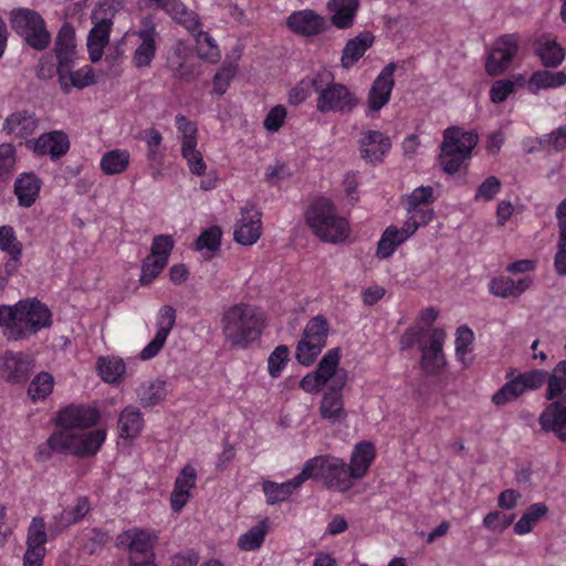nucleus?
<instances>
[{
    "instance_id": "29",
    "label": "nucleus",
    "mask_w": 566,
    "mask_h": 566,
    "mask_svg": "<svg viewBox=\"0 0 566 566\" xmlns=\"http://www.w3.org/2000/svg\"><path fill=\"white\" fill-rule=\"evenodd\" d=\"M73 66L63 70L59 66V83L63 93L69 94L72 87L82 90L95 83V74L90 65H85L76 71Z\"/></svg>"
},
{
    "instance_id": "24",
    "label": "nucleus",
    "mask_w": 566,
    "mask_h": 566,
    "mask_svg": "<svg viewBox=\"0 0 566 566\" xmlns=\"http://www.w3.org/2000/svg\"><path fill=\"white\" fill-rule=\"evenodd\" d=\"M93 20L95 23L87 36V50L91 61L96 63L102 59L104 48L108 44L112 19L105 17L98 19L94 13Z\"/></svg>"
},
{
    "instance_id": "43",
    "label": "nucleus",
    "mask_w": 566,
    "mask_h": 566,
    "mask_svg": "<svg viewBox=\"0 0 566 566\" xmlns=\"http://www.w3.org/2000/svg\"><path fill=\"white\" fill-rule=\"evenodd\" d=\"M523 82V75H512L511 77L493 82L490 90L491 102L494 104L504 102L510 94L515 92L516 86Z\"/></svg>"
},
{
    "instance_id": "59",
    "label": "nucleus",
    "mask_w": 566,
    "mask_h": 566,
    "mask_svg": "<svg viewBox=\"0 0 566 566\" xmlns=\"http://www.w3.org/2000/svg\"><path fill=\"white\" fill-rule=\"evenodd\" d=\"M175 242L170 235L159 234L153 239L150 254L151 256H158L168 262V258L174 249Z\"/></svg>"
},
{
    "instance_id": "20",
    "label": "nucleus",
    "mask_w": 566,
    "mask_h": 566,
    "mask_svg": "<svg viewBox=\"0 0 566 566\" xmlns=\"http://www.w3.org/2000/svg\"><path fill=\"white\" fill-rule=\"evenodd\" d=\"M54 53L62 71L69 66H74L77 59V50L75 43V30L69 22H64L54 41Z\"/></svg>"
},
{
    "instance_id": "56",
    "label": "nucleus",
    "mask_w": 566,
    "mask_h": 566,
    "mask_svg": "<svg viewBox=\"0 0 566 566\" xmlns=\"http://www.w3.org/2000/svg\"><path fill=\"white\" fill-rule=\"evenodd\" d=\"M0 249L8 254L21 256L22 244L18 241L13 228L10 226L0 227Z\"/></svg>"
},
{
    "instance_id": "32",
    "label": "nucleus",
    "mask_w": 566,
    "mask_h": 566,
    "mask_svg": "<svg viewBox=\"0 0 566 566\" xmlns=\"http://www.w3.org/2000/svg\"><path fill=\"white\" fill-rule=\"evenodd\" d=\"M375 457V449L373 443L370 442H359L350 457V463L347 464L349 473V479L353 482V479H360L363 478L368 468L371 464V461Z\"/></svg>"
},
{
    "instance_id": "44",
    "label": "nucleus",
    "mask_w": 566,
    "mask_h": 566,
    "mask_svg": "<svg viewBox=\"0 0 566 566\" xmlns=\"http://www.w3.org/2000/svg\"><path fill=\"white\" fill-rule=\"evenodd\" d=\"M566 84V73L563 71H537L530 78V85L535 90L554 88Z\"/></svg>"
},
{
    "instance_id": "8",
    "label": "nucleus",
    "mask_w": 566,
    "mask_h": 566,
    "mask_svg": "<svg viewBox=\"0 0 566 566\" xmlns=\"http://www.w3.org/2000/svg\"><path fill=\"white\" fill-rule=\"evenodd\" d=\"M10 24L23 42L33 50L44 51L49 48L52 35L39 12L27 8L14 9L11 12Z\"/></svg>"
},
{
    "instance_id": "57",
    "label": "nucleus",
    "mask_w": 566,
    "mask_h": 566,
    "mask_svg": "<svg viewBox=\"0 0 566 566\" xmlns=\"http://www.w3.org/2000/svg\"><path fill=\"white\" fill-rule=\"evenodd\" d=\"M501 187V180L495 176H490L478 187L474 200L490 201L500 192Z\"/></svg>"
},
{
    "instance_id": "34",
    "label": "nucleus",
    "mask_w": 566,
    "mask_h": 566,
    "mask_svg": "<svg viewBox=\"0 0 566 566\" xmlns=\"http://www.w3.org/2000/svg\"><path fill=\"white\" fill-rule=\"evenodd\" d=\"M167 12L174 21L184 25L191 34L201 27L198 14L189 10L180 0H171L170 3H166Z\"/></svg>"
},
{
    "instance_id": "40",
    "label": "nucleus",
    "mask_w": 566,
    "mask_h": 566,
    "mask_svg": "<svg viewBox=\"0 0 566 566\" xmlns=\"http://www.w3.org/2000/svg\"><path fill=\"white\" fill-rule=\"evenodd\" d=\"M192 35L196 39L197 56L200 60L217 63L221 54L213 39L207 32L201 31L200 28Z\"/></svg>"
},
{
    "instance_id": "36",
    "label": "nucleus",
    "mask_w": 566,
    "mask_h": 566,
    "mask_svg": "<svg viewBox=\"0 0 566 566\" xmlns=\"http://www.w3.org/2000/svg\"><path fill=\"white\" fill-rule=\"evenodd\" d=\"M129 538V557L155 558L150 535L138 530L125 534Z\"/></svg>"
},
{
    "instance_id": "47",
    "label": "nucleus",
    "mask_w": 566,
    "mask_h": 566,
    "mask_svg": "<svg viewBox=\"0 0 566 566\" xmlns=\"http://www.w3.org/2000/svg\"><path fill=\"white\" fill-rule=\"evenodd\" d=\"M54 385V378L51 374L42 371L39 373L31 381L28 388V395L33 401L38 399H44L48 397Z\"/></svg>"
},
{
    "instance_id": "61",
    "label": "nucleus",
    "mask_w": 566,
    "mask_h": 566,
    "mask_svg": "<svg viewBox=\"0 0 566 566\" xmlns=\"http://www.w3.org/2000/svg\"><path fill=\"white\" fill-rule=\"evenodd\" d=\"M473 342V332L468 326H460L457 329L455 353L460 360L464 361L465 355L471 350L470 345Z\"/></svg>"
},
{
    "instance_id": "27",
    "label": "nucleus",
    "mask_w": 566,
    "mask_h": 566,
    "mask_svg": "<svg viewBox=\"0 0 566 566\" xmlns=\"http://www.w3.org/2000/svg\"><path fill=\"white\" fill-rule=\"evenodd\" d=\"M42 180L34 172H23L14 181V195L19 206L29 208L38 199Z\"/></svg>"
},
{
    "instance_id": "13",
    "label": "nucleus",
    "mask_w": 566,
    "mask_h": 566,
    "mask_svg": "<svg viewBox=\"0 0 566 566\" xmlns=\"http://www.w3.org/2000/svg\"><path fill=\"white\" fill-rule=\"evenodd\" d=\"M136 35L140 39V43L134 52L133 64L137 69L150 66L157 51L156 39L159 36L156 23L150 17L142 20Z\"/></svg>"
},
{
    "instance_id": "17",
    "label": "nucleus",
    "mask_w": 566,
    "mask_h": 566,
    "mask_svg": "<svg viewBox=\"0 0 566 566\" xmlns=\"http://www.w3.org/2000/svg\"><path fill=\"white\" fill-rule=\"evenodd\" d=\"M27 147L38 155H50L52 160H56L64 156L70 149V140L65 133L53 130L41 135L36 139L27 142Z\"/></svg>"
},
{
    "instance_id": "18",
    "label": "nucleus",
    "mask_w": 566,
    "mask_h": 566,
    "mask_svg": "<svg viewBox=\"0 0 566 566\" xmlns=\"http://www.w3.org/2000/svg\"><path fill=\"white\" fill-rule=\"evenodd\" d=\"M397 66L394 62L387 64L374 81L368 93V107L373 112L381 109L390 99L395 85L394 73Z\"/></svg>"
},
{
    "instance_id": "2",
    "label": "nucleus",
    "mask_w": 566,
    "mask_h": 566,
    "mask_svg": "<svg viewBox=\"0 0 566 566\" xmlns=\"http://www.w3.org/2000/svg\"><path fill=\"white\" fill-rule=\"evenodd\" d=\"M105 437L102 429L85 433L55 431L45 444L39 446L35 459L40 462L48 461L51 459L52 452L78 457L94 455L102 447Z\"/></svg>"
},
{
    "instance_id": "11",
    "label": "nucleus",
    "mask_w": 566,
    "mask_h": 566,
    "mask_svg": "<svg viewBox=\"0 0 566 566\" xmlns=\"http://www.w3.org/2000/svg\"><path fill=\"white\" fill-rule=\"evenodd\" d=\"M521 38L517 33L501 35L485 60V72L490 76L503 74L518 53Z\"/></svg>"
},
{
    "instance_id": "30",
    "label": "nucleus",
    "mask_w": 566,
    "mask_h": 566,
    "mask_svg": "<svg viewBox=\"0 0 566 566\" xmlns=\"http://www.w3.org/2000/svg\"><path fill=\"white\" fill-rule=\"evenodd\" d=\"M359 0H331L327 9L332 12L331 23L337 29H348L353 25Z\"/></svg>"
},
{
    "instance_id": "28",
    "label": "nucleus",
    "mask_w": 566,
    "mask_h": 566,
    "mask_svg": "<svg viewBox=\"0 0 566 566\" xmlns=\"http://www.w3.org/2000/svg\"><path fill=\"white\" fill-rule=\"evenodd\" d=\"M375 36L369 31H363L355 38L349 39L342 52V66L350 69L357 63L365 54V52L373 45Z\"/></svg>"
},
{
    "instance_id": "46",
    "label": "nucleus",
    "mask_w": 566,
    "mask_h": 566,
    "mask_svg": "<svg viewBox=\"0 0 566 566\" xmlns=\"http://www.w3.org/2000/svg\"><path fill=\"white\" fill-rule=\"evenodd\" d=\"M139 402L144 407H153L165 398V382L161 380L142 385L138 390Z\"/></svg>"
},
{
    "instance_id": "60",
    "label": "nucleus",
    "mask_w": 566,
    "mask_h": 566,
    "mask_svg": "<svg viewBox=\"0 0 566 566\" xmlns=\"http://www.w3.org/2000/svg\"><path fill=\"white\" fill-rule=\"evenodd\" d=\"M539 144L543 147L560 151L566 148V125L559 126L551 134H546L539 138Z\"/></svg>"
},
{
    "instance_id": "21",
    "label": "nucleus",
    "mask_w": 566,
    "mask_h": 566,
    "mask_svg": "<svg viewBox=\"0 0 566 566\" xmlns=\"http://www.w3.org/2000/svg\"><path fill=\"white\" fill-rule=\"evenodd\" d=\"M176 323V311L174 307L164 306L158 316V329L154 339L140 352L139 357L143 360L154 358L164 347L166 339Z\"/></svg>"
},
{
    "instance_id": "51",
    "label": "nucleus",
    "mask_w": 566,
    "mask_h": 566,
    "mask_svg": "<svg viewBox=\"0 0 566 566\" xmlns=\"http://www.w3.org/2000/svg\"><path fill=\"white\" fill-rule=\"evenodd\" d=\"M222 238L221 228L218 226H211L208 229L203 230L201 234L195 242L196 249L209 250L211 252H216L220 249Z\"/></svg>"
},
{
    "instance_id": "45",
    "label": "nucleus",
    "mask_w": 566,
    "mask_h": 566,
    "mask_svg": "<svg viewBox=\"0 0 566 566\" xmlns=\"http://www.w3.org/2000/svg\"><path fill=\"white\" fill-rule=\"evenodd\" d=\"M266 531V520L261 521L239 537L238 546L245 552L259 548L264 542Z\"/></svg>"
},
{
    "instance_id": "58",
    "label": "nucleus",
    "mask_w": 566,
    "mask_h": 566,
    "mask_svg": "<svg viewBox=\"0 0 566 566\" xmlns=\"http://www.w3.org/2000/svg\"><path fill=\"white\" fill-rule=\"evenodd\" d=\"M235 73L237 65L232 63L223 65L213 77V91L219 95L224 94Z\"/></svg>"
},
{
    "instance_id": "14",
    "label": "nucleus",
    "mask_w": 566,
    "mask_h": 566,
    "mask_svg": "<svg viewBox=\"0 0 566 566\" xmlns=\"http://www.w3.org/2000/svg\"><path fill=\"white\" fill-rule=\"evenodd\" d=\"M360 158L373 166L384 161L391 148L390 138L379 130L368 129L358 139Z\"/></svg>"
},
{
    "instance_id": "49",
    "label": "nucleus",
    "mask_w": 566,
    "mask_h": 566,
    "mask_svg": "<svg viewBox=\"0 0 566 566\" xmlns=\"http://www.w3.org/2000/svg\"><path fill=\"white\" fill-rule=\"evenodd\" d=\"M90 502L87 497H80L73 507H67L62 511L59 517V523L62 527H67L81 521L90 512Z\"/></svg>"
},
{
    "instance_id": "54",
    "label": "nucleus",
    "mask_w": 566,
    "mask_h": 566,
    "mask_svg": "<svg viewBox=\"0 0 566 566\" xmlns=\"http://www.w3.org/2000/svg\"><path fill=\"white\" fill-rule=\"evenodd\" d=\"M290 350L285 345H279L270 354L268 359V369L269 374L273 378H277L285 364L289 360Z\"/></svg>"
},
{
    "instance_id": "3",
    "label": "nucleus",
    "mask_w": 566,
    "mask_h": 566,
    "mask_svg": "<svg viewBox=\"0 0 566 566\" xmlns=\"http://www.w3.org/2000/svg\"><path fill=\"white\" fill-rule=\"evenodd\" d=\"M479 136L459 127H449L443 133L440 145L439 164L447 175H455L467 170L473 148L478 145Z\"/></svg>"
},
{
    "instance_id": "48",
    "label": "nucleus",
    "mask_w": 566,
    "mask_h": 566,
    "mask_svg": "<svg viewBox=\"0 0 566 566\" xmlns=\"http://www.w3.org/2000/svg\"><path fill=\"white\" fill-rule=\"evenodd\" d=\"M48 536L45 532V523L41 517H33L28 528L27 549H45Z\"/></svg>"
},
{
    "instance_id": "33",
    "label": "nucleus",
    "mask_w": 566,
    "mask_h": 566,
    "mask_svg": "<svg viewBox=\"0 0 566 566\" xmlns=\"http://www.w3.org/2000/svg\"><path fill=\"white\" fill-rule=\"evenodd\" d=\"M323 357H329L333 361L331 365L332 368L329 369L331 376L324 375V386H327L326 392L342 395L343 388L347 382L348 375L346 369L338 368L340 349L337 347L332 348Z\"/></svg>"
},
{
    "instance_id": "1",
    "label": "nucleus",
    "mask_w": 566,
    "mask_h": 566,
    "mask_svg": "<svg viewBox=\"0 0 566 566\" xmlns=\"http://www.w3.org/2000/svg\"><path fill=\"white\" fill-rule=\"evenodd\" d=\"M263 327L262 313L244 303L230 306L221 317L222 334L231 348H248L260 338Z\"/></svg>"
},
{
    "instance_id": "62",
    "label": "nucleus",
    "mask_w": 566,
    "mask_h": 566,
    "mask_svg": "<svg viewBox=\"0 0 566 566\" xmlns=\"http://www.w3.org/2000/svg\"><path fill=\"white\" fill-rule=\"evenodd\" d=\"M181 153L188 163L190 171L195 175L202 176L206 171V164L200 151L196 149V145H191V148L181 147Z\"/></svg>"
},
{
    "instance_id": "53",
    "label": "nucleus",
    "mask_w": 566,
    "mask_h": 566,
    "mask_svg": "<svg viewBox=\"0 0 566 566\" xmlns=\"http://www.w3.org/2000/svg\"><path fill=\"white\" fill-rule=\"evenodd\" d=\"M17 161L15 148L10 143L0 145V182L13 171Z\"/></svg>"
},
{
    "instance_id": "12",
    "label": "nucleus",
    "mask_w": 566,
    "mask_h": 566,
    "mask_svg": "<svg viewBox=\"0 0 566 566\" xmlns=\"http://www.w3.org/2000/svg\"><path fill=\"white\" fill-rule=\"evenodd\" d=\"M34 366L33 357L22 352L6 350L0 357L2 378L10 384H24Z\"/></svg>"
},
{
    "instance_id": "9",
    "label": "nucleus",
    "mask_w": 566,
    "mask_h": 566,
    "mask_svg": "<svg viewBox=\"0 0 566 566\" xmlns=\"http://www.w3.org/2000/svg\"><path fill=\"white\" fill-rule=\"evenodd\" d=\"M329 324L325 316L316 315L311 318L296 346V359L301 365H312L326 346Z\"/></svg>"
},
{
    "instance_id": "39",
    "label": "nucleus",
    "mask_w": 566,
    "mask_h": 566,
    "mask_svg": "<svg viewBox=\"0 0 566 566\" xmlns=\"http://www.w3.org/2000/svg\"><path fill=\"white\" fill-rule=\"evenodd\" d=\"M129 158V153L125 149L109 150L101 159V169L105 175L122 174L128 167Z\"/></svg>"
},
{
    "instance_id": "19",
    "label": "nucleus",
    "mask_w": 566,
    "mask_h": 566,
    "mask_svg": "<svg viewBox=\"0 0 566 566\" xmlns=\"http://www.w3.org/2000/svg\"><path fill=\"white\" fill-rule=\"evenodd\" d=\"M286 24L292 32L303 36L317 35L328 27L324 17L310 9L293 12Z\"/></svg>"
},
{
    "instance_id": "6",
    "label": "nucleus",
    "mask_w": 566,
    "mask_h": 566,
    "mask_svg": "<svg viewBox=\"0 0 566 566\" xmlns=\"http://www.w3.org/2000/svg\"><path fill=\"white\" fill-rule=\"evenodd\" d=\"M347 471V463L343 459L324 454L307 460L301 472L304 481L313 480L329 490L346 492L353 486Z\"/></svg>"
},
{
    "instance_id": "41",
    "label": "nucleus",
    "mask_w": 566,
    "mask_h": 566,
    "mask_svg": "<svg viewBox=\"0 0 566 566\" xmlns=\"http://www.w3.org/2000/svg\"><path fill=\"white\" fill-rule=\"evenodd\" d=\"M321 416L332 422L345 419L346 413L344 410L343 395L326 392L323 396L321 407Z\"/></svg>"
},
{
    "instance_id": "63",
    "label": "nucleus",
    "mask_w": 566,
    "mask_h": 566,
    "mask_svg": "<svg viewBox=\"0 0 566 566\" xmlns=\"http://www.w3.org/2000/svg\"><path fill=\"white\" fill-rule=\"evenodd\" d=\"M176 126H177L178 130L182 132V134H184L182 147L191 148V145H197V139H196L197 127L192 122H190L184 115H177L176 116Z\"/></svg>"
},
{
    "instance_id": "37",
    "label": "nucleus",
    "mask_w": 566,
    "mask_h": 566,
    "mask_svg": "<svg viewBox=\"0 0 566 566\" xmlns=\"http://www.w3.org/2000/svg\"><path fill=\"white\" fill-rule=\"evenodd\" d=\"M332 358L322 357L319 360L316 370L308 373L303 379L300 381V387L310 394L318 392L324 386V375L331 376L329 369L332 368Z\"/></svg>"
},
{
    "instance_id": "4",
    "label": "nucleus",
    "mask_w": 566,
    "mask_h": 566,
    "mask_svg": "<svg viewBox=\"0 0 566 566\" xmlns=\"http://www.w3.org/2000/svg\"><path fill=\"white\" fill-rule=\"evenodd\" d=\"M306 223L322 241L337 243L348 235V222L336 212L334 203L326 198L315 199L305 213Z\"/></svg>"
},
{
    "instance_id": "55",
    "label": "nucleus",
    "mask_w": 566,
    "mask_h": 566,
    "mask_svg": "<svg viewBox=\"0 0 566 566\" xmlns=\"http://www.w3.org/2000/svg\"><path fill=\"white\" fill-rule=\"evenodd\" d=\"M433 201V188L430 186H421L415 189L411 195L406 198L405 208L407 211H412L416 209V207H421V205H429Z\"/></svg>"
},
{
    "instance_id": "23",
    "label": "nucleus",
    "mask_w": 566,
    "mask_h": 566,
    "mask_svg": "<svg viewBox=\"0 0 566 566\" xmlns=\"http://www.w3.org/2000/svg\"><path fill=\"white\" fill-rule=\"evenodd\" d=\"M444 339V331L436 328L430 334L429 346H421V368L426 374L434 375L444 365V356L442 352Z\"/></svg>"
},
{
    "instance_id": "52",
    "label": "nucleus",
    "mask_w": 566,
    "mask_h": 566,
    "mask_svg": "<svg viewBox=\"0 0 566 566\" xmlns=\"http://www.w3.org/2000/svg\"><path fill=\"white\" fill-rule=\"evenodd\" d=\"M164 259H159L158 256L148 255L142 265V274L139 277V282L142 285H149L158 274L164 270L167 265Z\"/></svg>"
},
{
    "instance_id": "25",
    "label": "nucleus",
    "mask_w": 566,
    "mask_h": 566,
    "mask_svg": "<svg viewBox=\"0 0 566 566\" xmlns=\"http://www.w3.org/2000/svg\"><path fill=\"white\" fill-rule=\"evenodd\" d=\"M39 119L34 112L21 109L9 115L3 123V132L17 137H28L34 134Z\"/></svg>"
},
{
    "instance_id": "15",
    "label": "nucleus",
    "mask_w": 566,
    "mask_h": 566,
    "mask_svg": "<svg viewBox=\"0 0 566 566\" xmlns=\"http://www.w3.org/2000/svg\"><path fill=\"white\" fill-rule=\"evenodd\" d=\"M99 419L96 408L84 405H72L61 410L56 418V424L61 431L72 432L73 429H85L93 427Z\"/></svg>"
},
{
    "instance_id": "38",
    "label": "nucleus",
    "mask_w": 566,
    "mask_h": 566,
    "mask_svg": "<svg viewBox=\"0 0 566 566\" xmlns=\"http://www.w3.org/2000/svg\"><path fill=\"white\" fill-rule=\"evenodd\" d=\"M96 367L98 375L106 382H117L126 370L124 360L114 356L99 357Z\"/></svg>"
},
{
    "instance_id": "50",
    "label": "nucleus",
    "mask_w": 566,
    "mask_h": 566,
    "mask_svg": "<svg viewBox=\"0 0 566 566\" xmlns=\"http://www.w3.org/2000/svg\"><path fill=\"white\" fill-rule=\"evenodd\" d=\"M401 243L402 241L398 237V229L395 226L388 227L378 242L377 256L380 259L389 258Z\"/></svg>"
},
{
    "instance_id": "16",
    "label": "nucleus",
    "mask_w": 566,
    "mask_h": 566,
    "mask_svg": "<svg viewBox=\"0 0 566 566\" xmlns=\"http://www.w3.org/2000/svg\"><path fill=\"white\" fill-rule=\"evenodd\" d=\"M541 429L566 442V392L551 402L538 418Z\"/></svg>"
},
{
    "instance_id": "35",
    "label": "nucleus",
    "mask_w": 566,
    "mask_h": 566,
    "mask_svg": "<svg viewBox=\"0 0 566 566\" xmlns=\"http://www.w3.org/2000/svg\"><path fill=\"white\" fill-rule=\"evenodd\" d=\"M144 427V419L138 408L127 406L119 415L118 430L122 438H136Z\"/></svg>"
},
{
    "instance_id": "64",
    "label": "nucleus",
    "mask_w": 566,
    "mask_h": 566,
    "mask_svg": "<svg viewBox=\"0 0 566 566\" xmlns=\"http://www.w3.org/2000/svg\"><path fill=\"white\" fill-rule=\"evenodd\" d=\"M285 116V107L283 105H276L270 109L263 125L268 130L276 132L283 126Z\"/></svg>"
},
{
    "instance_id": "42",
    "label": "nucleus",
    "mask_w": 566,
    "mask_h": 566,
    "mask_svg": "<svg viewBox=\"0 0 566 566\" xmlns=\"http://www.w3.org/2000/svg\"><path fill=\"white\" fill-rule=\"evenodd\" d=\"M548 509L544 503H535L527 507L523 516L514 525V532L518 535L527 534L533 526L546 515Z\"/></svg>"
},
{
    "instance_id": "31",
    "label": "nucleus",
    "mask_w": 566,
    "mask_h": 566,
    "mask_svg": "<svg viewBox=\"0 0 566 566\" xmlns=\"http://www.w3.org/2000/svg\"><path fill=\"white\" fill-rule=\"evenodd\" d=\"M304 478L302 472H300L293 479L283 482L276 483L272 481H264L262 483V490L266 497V503L270 505H274L276 503L283 502L289 499V496L297 489H300L304 483Z\"/></svg>"
},
{
    "instance_id": "22",
    "label": "nucleus",
    "mask_w": 566,
    "mask_h": 566,
    "mask_svg": "<svg viewBox=\"0 0 566 566\" xmlns=\"http://www.w3.org/2000/svg\"><path fill=\"white\" fill-rule=\"evenodd\" d=\"M261 212L253 207H245L241 211V219L234 230V240L243 245H252L261 235Z\"/></svg>"
},
{
    "instance_id": "10",
    "label": "nucleus",
    "mask_w": 566,
    "mask_h": 566,
    "mask_svg": "<svg viewBox=\"0 0 566 566\" xmlns=\"http://www.w3.org/2000/svg\"><path fill=\"white\" fill-rule=\"evenodd\" d=\"M167 67L172 76L182 82H193L201 74L199 57L195 54L192 46L185 41H176L167 54Z\"/></svg>"
},
{
    "instance_id": "7",
    "label": "nucleus",
    "mask_w": 566,
    "mask_h": 566,
    "mask_svg": "<svg viewBox=\"0 0 566 566\" xmlns=\"http://www.w3.org/2000/svg\"><path fill=\"white\" fill-rule=\"evenodd\" d=\"M17 324L4 333L8 340H22L52 325L50 308L36 298L19 301L15 304Z\"/></svg>"
},
{
    "instance_id": "26",
    "label": "nucleus",
    "mask_w": 566,
    "mask_h": 566,
    "mask_svg": "<svg viewBox=\"0 0 566 566\" xmlns=\"http://www.w3.org/2000/svg\"><path fill=\"white\" fill-rule=\"evenodd\" d=\"M534 52L545 67H557L565 59V50L549 34L535 40Z\"/></svg>"
},
{
    "instance_id": "5",
    "label": "nucleus",
    "mask_w": 566,
    "mask_h": 566,
    "mask_svg": "<svg viewBox=\"0 0 566 566\" xmlns=\"http://www.w3.org/2000/svg\"><path fill=\"white\" fill-rule=\"evenodd\" d=\"M311 86L318 94L316 109L319 113L349 114L358 105V98L347 86L334 82L328 72H318L312 80Z\"/></svg>"
}]
</instances>
